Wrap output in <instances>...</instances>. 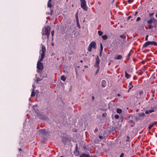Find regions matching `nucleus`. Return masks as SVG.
<instances>
[{
    "label": "nucleus",
    "instance_id": "nucleus-1",
    "mask_svg": "<svg viewBox=\"0 0 157 157\" xmlns=\"http://www.w3.org/2000/svg\"><path fill=\"white\" fill-rule=\"evenodd\" d=\"M41 45V49L40 52V56L39 57V60L38 61L37 64V68L39 70H42L43 68V64L40 62L42 61L43 59L45 56V52L46 51L45 47L42 44Z\"/></svg>",
    "mask_w": 157,
    "mask_h": 157
},
{
    "label": "nucleus",
    "instance_id": "nucleus-2",
    "mask_svg": "<svg viewBox=\"0 0 157 157\" xmlns=\"http://www.w3.org/2000/svg\"><path fill=\"white\" fill-rule=\"evenodd\" d=\"M50 28L49 26H47L45 28L44 30L42 31V35L43 38H46L45 36H46L47 39L48 40L49 38V36L50 34Z\"/></svg>",
    "mask_w": 157,
    "mask_h": 157
},
{
    "label": "nucleus",
    "instance_id": "nucleus-3",
    "mask_svg": "<svg viewBox=\"0 0 157 157\" xmlns=\"http://www.w3.org/2000/svg\"><path fill=\"white\" fill-rule=\"evenodd\" d=\"M81 2V7L85 11L87 10V7L86 5V2L85 0H80Z\"/></svg>",
    "mask_w": 157,
    "mask_h": 157
},
{
    "label": "nucleus",
    "instance_id": "nucleus-4",
    "mask_svg": "<svg viewBox=\"0 0 157 157\" xmlns=\"http://www.w3.org/2000/svg\"><path fill=\"white\" fill-rule=\"evenodd\" d=\"M89 45L91 47L95 48L96 43L95 42H92L89 44Z\"/></svg>",
    "mask_w": 157,
    "mask_h": 157
},
{
    "label": "nucleus",
    "instance_id": "nucleus-5",
    "mask_svg": "<svg viewBox=\"0 0 157 157\" xmlns=\"http://www.w3.org/2000/svg\"><path fill=\"white\" fill-rule=\"evenodd\" d=\"M157 123V122L155 121V122H153L151 123V124L149 125V126H148L149 129H151L152 128L153 126V125H155V124H156Z\"/></svg>",
    "mask_w": 157,
    "mask_h": 157
},
{
    "label": "nucleus",
    "instance_id": "nucleus-6",
    "mask_svg": "<svg viewBox=\"0 0 157 157\" xmlns=\"http://www.w3.org/2000/svg\"><path fill=\"white\" fill-rule=\"evenodd\" d=\"M155 21V18H152L147 21V23L148 24H151L153 22L152 21Z\"/></svg>",
    "mask_w": 157,
    "mask_h": 157
},
{
    "label": "nucleus",
    "instance_id": "nucleus-7",
    "mask_svg": "<svg viewBox=\"0 0 157 157\" xmlns=\"http://www.w3.org/2000/svg\"><path fill=\"white\" fill-rule=\"evenodd\" d=\"M106 84V81L103 80L101 82V85L103 87H105Z\"/></svg>",
    "mask_w": 157,
    "mask_h": 157
},
{
    "label": "nucleus",
    "instance_id": "nucleus-8",
    "mask_svg": "<svg viewBox=\"0 0 157 157\" xmlns=\"http://www.w3.org/2000/svg\"><path fill=\"white\" fill-rule=\"evenodd\" d=\"M154 111V110L153 109H149L148 110H146L145 111V113L146 114H148V113H151Z\"/></svg>",
    "mask_w": 157,
    "mask_h": 157
},
{
    "label": "nucleus",
    "instance_id": "nucleus-9",
    "mask_svg": "<svg viewBox=\"0 0 157 157\" xmlns=\"http://www.w3.org/2000/svg\"><path fill=\"white\" fill-rule=\"evenodd\" d=\"M115 58L116 59H121L122 58V56L121 55H118L115 57Z\"/></svg>",
    "mask_w": 157,
    "mask_h": 157
},
{
    "label": "nucleus",
    "instance_id": "nucleus-10",
    "mask_svg": "<svg viewBox=\"0 0 157 157\" xmlns=\"http://www.w3.org/2000/svg\"><path fill=\"white\" fill-rule=\"evenodd\" d=\"M150 41H148L147 42H146L144 45H143V47H147L148 45H150Z\"/></svg>",
    "mask_w": 157,
    "mask_h": 157
},
{
    "label": "nucleus",
    "instance_id": "nucleus-11",
    "mask_svg": "<svg viewBox=\"0 0 157 157\" xmlns=\"http://www.w3.org/2000/svg\"><path fill=\"white\" fill-rule=\"evenodd\" d=\"M150 44L157 46V43L154 41H150Z\"/></svg>",
    "mask_w": 157,
    "mask_h": 157
},
{
    "label": "nucleus",
    "instance_id": "nucleus-12",
    "mask_svg": "<svg viewBox=\"0 0 157 157\" xmlns=\"http://www.w3.org/2000/svg\"><path fill=\"white\" fill-rule=\"evenodd\" d=\"M99 63V59H97L96 60V62H95V67H97L98 66V64Z\"/></svg>",
    "mask_w": 157,
    "mask_h": 157
},
{
    "label": "nucleus",
    "instance_id": "nucleus-13",
    "mask_svg": "<svg viewBox=\"0 0 157 157\" xmlns=\"http://www.w3.org/2000/svg\"><path fill=\"white\" fill-rule=\"evenodd\" d=\"M77 17L76 21H77V26L78 27V28L80 29V25L78 23V17Z\"/></svg>",
    "mask_w": 157,
    "mask_h": 157
},
{
    "label": "nucleus",
    "instance_id": "nucleus-14",
    "mask_svg": "<svg viewBox=\"0 0 157 157\" xmlns=\"http://www.w3.org/2000/svg\"><path fill=\"white\" fill-rule=\"evenodd\" d=\"M125 76L127 78H130L131 76L130 75L128 74L126 72H125Z\"/></svg>",
    "mask_w": 157,
    "mask_h": 157
},
{
    "label": "nucleus",
    "instance_id": "nucleus-15",
    "mask_svg": "<svg viewBox=\"0 0 157 157\" xmlns=\"http://www.w3.org/2000/svg\"><path fill=\"white\" fill-rule=\"evenodd\" d=\"M35 95V93H34V88H33L32 91L31 96V97L34 96Z\"/></svg>",
    "mask_w": 157,
    "mask_h": 157
},
{
    "label": "nucleus",
    "instance_id": "nucleus-16",
    "mask_svg": "<svg viewBox=\"0 0 157 157\" xmlns=\"http://www.w3.org/2000/svg\"><path fill=\"white\" fill-rule=\"evenodd\" d=\"M61 79L63 81H64L66 79V77L63 76H62L61 77Z\"/></svg>",
    "mask_w": 157,
    "mask_h": 157
},
{
    "label": "nucleus",
    "instance_id": "nucleus-17",
    "mask_svg": "<svg viewBox=\"0 0 157 157\" xmlns=\"http://www.w3.org/2000/svg\"><path fill=\"white\" fill-rule=\"evenodd\" d=\"M117 113H121L122 112V110L121 109H117Z\"/></svg>",
    "mask_w": 157,
    "mask_h": 157
},
{
    "label": "nucleus",
    "instance_id": "nucleus-18",
    "mask_svg": "<svg viewBox=\"0 0 157 157\" xmlns=\"http://www.w3.org/2000/svg\"><path fill=\"white\" fill-rule=\"evenodd\" d=\"M43 74V73H42L41 75L43 78H46L47 77V75L46 73H44V75Z\"/></svg>",
    "mask_w": 157,
    "mask_h": 157
},
{
    "label": "nucleus",
    "instance_id": "nucleus-19",
    "mask_svg": "<svg viewBox=\"0 0 157 157\" xmlns=\"http://www.w3.org/2000/svg\"><path fill=\"white\" fill-rule=\"evenodd\" d=\"M102 38L104 40H106L107 38V36L106 35H104L102 36Z\"/></svg>",
    "mask_w": 157,
    "mask_h": 157
},
{
    "label": "nucleus",
    "instance_id": "nucleus-20",
    "mask_svg": "<svg viewBox=\"0 0 157 157\" xmlns=\"http://www.w3.org/2000/svg\"><path fill=\"white\" fill-rule=\"evenodd\" d=\"M131 82H130L129 83V86H128L129 90H130L133 87V86L131 85Z\"/></svg>",
    "mask_w": 157,
    "mask_h": 157
},
{
    "label": "nucleus",
    "instance_id": "nucleus-21",
    "mask_svg": "<svg viewBox=\"0 0 157 157\" xmlns=\"http://www.w3.org/2000/svg\"><path fill=\"white\" fill-rule=\"evenodd\" d=\"M46 131L44 129H42L40 130V132L41 133H45Z\"/></svg>",
    "mask_w": 157,
    "mask_h": 157
},
{
    "label": "nucleus",
    "instance_id": "nucleus-22",
    "mask_svg": "<svg viewBox=\"0 0 157 157\" xmlns=\"http://www.w3.org/2000/svg\"><path fill=\"white\" fill-rule=\"evenodd\" d=\"M155 21H152L153 22H152V23H153L154 25H156V24H157V20L155 19Z\"/></svg>",
    "mask_w": 157,
    "mask_h": 157
},
{
    "label": "nucleus",
    "instance_id": "nucleus-23",
    "mask_svg": "<svg viewBox=\"0 0 157 157\" xmlns=\"http://www.w3.org/2000/svg\"><path fill=\"white\" fill-rule=\"evenodd\" d=\"M92 48V47H91L90 45H89L88 48V51L89 52H90L91 51V49Z\"/></svg>",
    "mask_w": 157,
    "mask_h": 157
},
{
    "label": "nucleus",
    "instance_id": "nucleus-24",
    "mask_svg": "<svg viewBox=\"0 0 157 157\" xmlns=\"http://www.w3.org/2000/svg\"><path fill=\"white\" fill-rule=\"evenodd\" d=\"M120 37L122 38H126V36L124 34H123L120 35Z\"/></svg>",
    "mask_w": 157,
    "mask_h": 157
},
{
    "label": "nucleus",
    "instance_id": "nucleus-25",
    "mask_svg": "<svg viewBox=\"0 0 157 157\" xmlns=\"http://www.w3.org/2000/svg\"><path fill=\"white\" fill-rule=\"evenodd\" d=\"M102 32L101 31H98V34L99 36H101L102 34Z\"/></svg>",
    "mask_w": 157,
    "mask_h": 157
},
{
    "label": "nucleus",
    "instance_id": "nucleus-26",
    "mask_svg": "<svg viewBox=\"0 0 157 157\" xmlns=\"http://www.w3.org/2000/svg\"><path fill=\"white\" fill-rule=\"evenodd\" d=\"M100 48H101V49H100V52H101H101H102V49H103V48H102V44H100Z\"/></svg>",
    "mask_w": 157,
    "mask_h": 157
},
{
    "label": "nucleus",
    "instance_id": "nucleus-27",
    "mask_svg": "<svg viewBox=\"0 0 157 157\" xmlns=\"http://www.w3.org/2000/svg\"><path fill=\"white\" fill-rule=\"evenodd\" d=\"M114 117L116 119H118L119 118V116L117 114H116Z\"/></svg>",
    "mask_w": 157,
    "mask_h": 157
},
{
    "label": "nucleus",
    "instance_id": "nucleus-28",
    "mask_svg": "<svg viewBox=\"0 0 157 157\" xmlns=\"http://www.w3.org/2000/svg\"><path fill=\"white\" fill-rule=\"evenodd\" d=\"M148 26L150 29L153 27V26L151 25V24H148Z\"/></svg>",
    "mask_w": 157,
    "mask_h": 157
},
{
    "label": "nucleus",
    "instance_id": "nucleus-29",
    "mask_svg": "<svg viewBox=\"0 0 157 157\" xmlns=\"http://www.w3.org/2000/svg\"><path fill=\"white\" fill-rule=\"evenodd\" d=\"M140 17H138L137 19H136V21H139L140 20Z\"/></svg>",
    "mask_w": 157,
    "mask_h": 157
},
{
    "label": "nucleus",
    "instance_id": "nucleus-30",
    "mask_svg": "<svg viewBox=\"0 0 157 157\" xmlns=\"http://www.w3.org/2000/svg\"><path fill=\"white\" fill-rule=\"evenodd\" d=\"M54 30L52 31L51 32V34H52V36H53V35H54Z\"/></svg>",
    "mask_w": 157,
    "mask_h": 157
},
{
    "label": "nucleus",
    "instance_id": "nucleus-31",
    "mask_svg": "<svg viewBox=\"0 0 157 157\" xmlns=\"http://www.w3.org/2000/svg\"><path fill=\"white\" fill-rule=\"evenodd\" d=\"M148 35H147L146 36V38H145V40H148Z\"/></svg>",
    "mask_w": 157,
    "mask_h": 157
},
{
    "label": "nucleus",
    "instance_id": "nucleus-32",
    "mask_svg": "<svg viewBox=\"0 0 157 157\" xmlns=\"http://www.w3.org/2000/svg\"><path fill=\"white\" fill-rule=\"evenodd\" d=\"M41 80H42L41 79H40V78H38L36 81H37V82H39Z\"/></svg>",
    "mask_w": 157,
    "mask_h": 157
},
{
    "label": "nucleus",
    "instance_id": "nucleus-33",
    "mask_svg": "<svg viewBox=\"0 0 157 157\" xmlns=\"http://www.w3.org/2000/svg\"><path fill=\"white\" fill-rule=\"evenodd\" d=\"M128 2L129 3H131L132 2V0H128Z\"/></svg>",
    "mask_w": 157,
    "mask_h": 157
},
{
    "label": "nucleus",
    "instance_id": "nucleus-34",
    "mask_svg": "<svg viewBox=\"0 0 157 157\" xmlns=\"http://www.w3.org/2000/svg\"><path fill=\"white\" fill-rule=\"evenodd\" d=\"M124 155V154L123 153H122L121 154L120 157H123V156Z\"/></svg>",
    "mask_w": 157,
    "mask_h": 157
},
{
    "label": "nucleus",
    "instance_id": "nucleus-35",
    "mask_svg": "<svg viewBox=\"0 0 157 157\" xmlns=\"http://www.w3.org/2000/svg\"><path fill=\"white\" fill-rule=\"evenodd\" d=\"M99 137L100 139H101L102 137V136H99Z\"/></svg>",
    "mask_w": 157,
    "mask_h": 157
},
{
    "label": "nucleus",
    "instance_id": "nucleus-36",
    "mask_svg": "<svg viewBox=\"0 0 157 157\" xmlns=\"http://www.w3.org/2000/svg\"><path fill=\"white\" fill-rule=\"evenodd\" d=\"M155 16L157 18V13L156 14Z\"/></svg>",
    "mask_w": 157,
    "mask_h": 157
},
{
    "label": "nucleus",
    "instance_id": "nucleus-37",
    "mask_svg": "<svg viewBox=\"0 0 157 157\" xmlns=\"http://www.w3.org/2000/svg\"><path fill=\"white\" fill-rule=\"evenodd\" d=\"M130 16L128 17V19L130 18Z\"/></svg>",
    "mask_w": 157,
    "mask_h": 157
},
{
    "label": "nucleus",
    "instance_id": "nucleus-38",
    "mask_svg": "<svg viewBox=\"0 0 157 157\" xmlns=\"http://www.w3.org/2000/svg\"><path fill=\"white\" fill-rule=\"evenodd\" d=\"M137 13V12H136V14Z\"/></svg>",
    "mask_w": 157,
    "mask_h": 157
},
{
    "label": "nucleus",
    "instance_id": "nucleus-39",
    "mask_svg": "<svg viewBox=\"0 0 157 157\" xmlns=\"http://www.w3.org/2000/svg\"><path fill=\"white\" fill-rule=\"evenodd\" d=\"M37 71V72H39V71H38V70Z\"/></svg>",
    "mask_w": 157,
    "mask_h": 157
},
{
    "label": "nucleus",
    "instance_id": "nucleus-40",
    "mask_svg": "<svg viewBox=\"0 0 157 157\" xmlns=\"http://www.w3.org/2000/svg\"><path fill=\"white\" fill-rule=\"evenodd\" d=\"M129 90H129V89H128V92H129Z\"/></svg>",
    "mask_w": 157,
    "mask_h": 157
},
{
    "label": "nucleus",
    "instance_id": "nucleus-41",
    "mask_svg": "<svg viewBox=\"0 0 157 157\" xmlns=\"http://www.w3.org/2000/svg\"><path fill=\"white\" fill-rule=\"evenodd\" d=\"M118 96H119V94H118Z\"/></svg>",
    "mask_w": 157,
    "mask_h": 157
},
{
    "label": "nucleus",
    "instance_id": "nucleus-42",
    "mask_svg": "<svg viewBox=\"0 0 157 157\" xmlns=\"http://www.w3.org/2000/svg\"><path fill=\"white\" fill-rule=\"evenodd\" d=\"M20 150H21V149H19V151H20Z\"/></svg>",
    "mask_w": 157,
    "mask_h": 157
},
{
    "label": "nucleus",
    "instance_id": "nucleus-43",
    "mask_svg": "<svg viewBox=\"0 0 157 157\" xmlns=\"http://www.w3.org/2000/svg\"><path fill=\"white\" fill-rule=\"evenodd\" d=\"M60 157H63V156H61Z\"/></svg>",
    "mask_w": 157,
    "mask_h": 157
}]
</instances>
